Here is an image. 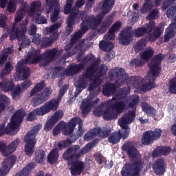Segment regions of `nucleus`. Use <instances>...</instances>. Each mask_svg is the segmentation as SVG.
Listing matches in <instances>:
<instances>
[{
	"label": "nucleus",
	"mask_w": 176,
	"mask_h": 176,
	"mask_svg": "<svg viewBox=\"0 0 176 176\" xmlns=\"http://www.w3.org/2000/svg\"><path fill=\"white\" fill-rule=\"evenodd\" d=\"M109 77L112 80H114L115 84L107 82L103 86L102 94L107 97L115 94L116 87L123 86V85L127 83V80H129V74L124 72V69L120 67L109 70Z\"/></svg>",
	"instance_id": "1"
},
{
	"label": "nucleus",
	"mask_w": 176,
	"mask_h": 176,
	"mask_svg": "<svg viewBox=\"0 0 176 176\" xmlns=\"http://www.w3.org/2000/svg\"><path fill=\"white\" fill-rule=\"evenodd\" d=\"M163 60H164V55L163 54H158L151 59V63L148 64V68L152 80H150L142 85V90L143 91L146 92L156 87L155 80H156V78L159 76V74H160V71H162V61Z\"/></svg>",
	"instance_id": "2"
},
{
	"label": "nucleus",
	"mask_w": 176,
	"mask_h": 176,
	"mask_svg": "<svg viewBox=\"0 0 176 176\" xmlns=\"http://www.w3.org/2000/svg\"><path fill=\"white\" fill-rule=\"evenodd\" d=\"M100 142V139L96 138L91 142L86 144L83 148L80 149V146L79 145H74L67 148V150L64 152L63 155V157L64 160H67V162H72V160H76L80 157V156H83V155H86V153H89L91 149L96 148L97 144Z\"/></svg>",
	"instance_id": "3"
},
{
	"label": "nucleus",
	"mask_w": 176,
	"mask_h": 176,
	"mask_svg": "<svg viewBox=\"0 0 176 176\" xmlns=\"http://www.w3.org/2000/svg\"><path fill=\"white\" fill-rule=\"evenodd\" d=\"M24 116H25V112L23 111V110H18L15 112V113L11 117V121L8 124L7 127L5 123H2L0 124V137L2 135H5V134H10L12 133V135L17 134V129H19V126L23 122V119H24Z\"/></svg>",
	"instance_id": "4"
},
{
	"label": "nucleus",
	"mask_w": 176,
	"mask_h": 176,
	"mask_svg": "<svg viewBox=\"0 0 176 176\" xmlns=\"http://www.w3.org/2000/svg\"><path fill=\"white\" fill-rule=\"evenodd\" d=\"M114 5L115 0H104L102 6V11L96 16L91 15L87 18L86 22L89 25V28L94 30H97L100 23H102L105 14L112 10Z\"/></svg>",
	"instance_id": "5"
},
{
	"label": "nucleus",
	"mask_w": 176,
	"mask_h": 176,
	"mask_svg": "<svg viewBox=\"0 0 176 176\" xmlns=\"http://www.w3.org/2000/svg\"><path fill=\"white\" fill-rule=\"evenodd\" d=\"M145 28L142 26L135 29L133 31V27L126 26L123 30L121 31L119 36V42L121 45L129 46L133 42V36L134 38H141L145 36Z\"/></svg>",
	"instance_id": "6"
},
{
	"label": "nucleus",
	"mask_w": 176,
	"mask_h": 176,
	"mask_svg": "<svg viewBox=\"0 0 176 176\" xmlns=\"http://www.w3.org/2000/svg\"><path fill=\"white\" fill-rule=\"evenodd\" d=\"M41 125H36L30 130L24 137L23 141L25 144V153L27 156L31 157L34 155L35 151V144H36V135L41 130Z\"/></svg>",
	"instance_id": "7"
},
{
	"label": "nucleus",
	"mask_w": 176,
	"mask_h": 176,
	"mask_svg": "<svg viewBox=\"0 0 176 176\" xmlns=\"http://www.w3.org/2000/svg\"><path fill=\"white\" fill-rule=\"evenodd\" d=\"M122 151L126 152L129 160L131 162L133 166L139 170L142 166H144V162H142V157L141 153L134 146L131 145L130 142H126L122 146Z\"/></svg>",
	"instance_id": "8"
},
{
	"label": "nucleus",
	"mask_w": 176,
	"mask_h": 176,
	"mask_svg": "<svg viewBox=\"0 0 176 176\" xmlns=\"http://www.w3.org/2000/svg\"><path fill=\"white\" fill-rule=\"evenodd\" d=\"M161 35L162 30H160V28L155 27V28L153 29V32L148 34L147 38L144 37L137 41L134 46L135 53L142 52L144 47L148 44V42H155V41H157L158 38H160Z\"/></svg>",
	"instance_id": "9"
},
{
	"label": "nucleus",
	"mask_w": 176,
	"mask_h": 176,
	"mask_svg": "<svg viewBox=\"0 0 176 176\" xmlns=\"http://www.w3.org/2000/svg\"><path fill=\"white\" fill-rule=\"evenodd\" d=\"M98 65H100V60H96L87 68L85 73L81 75L78 79V87H84L86 86V85H87L90 78H91V76H93V75L97 72Z\"/></svg>",
	"instance_id": "10"
},
{
	"label": "nucleus",
	"mask_w": 176,
	"mask_h": 176,
	"mask_svg": "<svg viewBox=\"0 0 176 176\" xmlns=\"http://www.w3.org/2000/svg\"><path fill=\"white\" fill-rule=\"evenodd\" d=\"M163 134L162 129L156 128L153 131H147L143 133L142 142L143 145H151L154 141H157Z\"/></svg>",
	"instance_id": "11"
},
{
	"label": "nucleus",
	"mask_w": 176,
	"mask_h": 176,
	"mask_svg": "<svg viewBox=\"0 0 176 176\" xmlns=\"http://www.w3.org/2000/svg\"><path fill=\"white\" fill-rule=\"evenodd\" d=\"M47 13L53 12L50 16L52 23H56L60 19V3L58 0H46Z\"/></svg>",
	"instance_id": "12"
},
{
	"label": "nucleus",
	"mask_w": 176,
	"mask_h": 176,
	"mask_svg": "<svg viewBox=\"0 0 176 176\" xmlns=\"http://www.w3.org/2000/svg\"><path fill=\"white\" fill-rule=\"evenodd\" d=\"M27 24H28V21H26L25 23H20L16 28V25L13 24L11 28L10 41L17 39L20 42L23 39L24 34L27 32Z\"/></svg>",
	"instance_id": "13"
},
{
	"label": "nucleus",
	"mask_w": 176,
	"mask_h": 176,
	"mask_svg": "<svg viewBox=\"0 0 176 176\" xmlns=\"http://www.w3.org/2000/svg\"><path fill=\"white\" fill-rule=\"evenodd\" d=\"M50 94H52L50 88H45L43 91L40 92L36 96H34L31 100V105H32V107H39V105H42L43 102H46V101L49 100Z\"/></svg>",
	"instance_id": "14"
},
{
	"label": "nucleus",
	"mask_w": 176,
	"mask_h": 176,
	"mask_svg": "<svg viewBox=\"0 0 176 176\" xmlns=\"http://www.w3.org/2000/svg\"><path fill=\"white\" fill-rule=\"evenodd\" d=\"M108 104L109 108L119 116L120 113H123V111L126 109L127 100L126 99L117 100L116 98H113L111 100H108Z\"/></svg>",
	"instance_id": "15"
},
{
	"label": "nucleus",
	"mask_w": 176,
	"mask_h": 176,
	"mask_svg": "<svg viewBox=\"0 0 176 176\" xmlns=\"http://www.w3.org/2000/svg\"><path fill=\"white\" fill-rule=\"evenodd\" d=\"M94 97H96V95L90 94L88 96V100L82 102L80 106L82 116H86L90 112V111H91V108L100 102L99 98H96L94 101H90V100H94Z\"/></svg>",
	"instance_id": "16"
},
{
	"label": "nucleus",
	"mask_w": 176,
	"mask_h": 176,
	"mask_svg": "<svg viewBox=\"0 0 176 176\" xmlns=\"http://www.w3.org/2000/svg\"><path fill=\"white\" fill-rule=\"evenodd\" d=\"M16 155H12L3 162L1 169H0V176H6L16 163Z\"/></svg>",
	"instance_id": "17"
},
{
	"label": "nucleus",
	"mask_w": 176,
	"mask_h": 176,
	"mask_svg": "<svg viewBox=\"0 0 176 176\" xmlns=\"http://www.w3.org/2000/svg\"><path fill=\"white\" fill-rule=\"evenodd\" d=\"M144 166L142 165L140 168L136 169L134 166V164L131 162V166L129 165L125 164L122 170V176H140V173L142 171Z\"/></svg>",
	"instance_id": "18"
},
{
	"label": "nucleus",
	"mask_w": 176,
	"mask_h": 176,
	"mask_svg": "<svg viewBox=\"0 0 176 176\" xmlns=\"http://www.w3.org/2000/svg\"><path fill=\"white\" fill-rule=\"evenodd\" d=\"M60 104V101L57 99H52L48 102H46L43 106L40 107L43 115H46L49 113L51 111L55 112L57 111V108H58V105Z\"/></svg>",
	"instance_id": "19"
},
{
	"label": "nucleus",
	"mask_w": 176,
	"mask_h": 176,
	"mask_svg": "<svg viewBox=\"0 0 176 176\" xmlns=\"http://www.w3.org/2000/svg\"><path fill=\"white\" fill-rule=\"evenodd\" d=\"M63 116L64 113H63V111L55 112L45 124L44 129L45 131H50V130L54 127V125L57 122H58V120H61Z\"/></svg>",
	"instance_id": "20"
},
{
	"label": "nucleus",
	"mask_w": 176,
	"mask_h": 176,
	"mask_svg": "<svg viewBox=\"0 0 176 176\" xmlns=\"http://www.w3.org/2000/svg\"><path fill=\"white\" fill-rule=\"evenodd\" d=\"M152 168L156 175H164V173H166V163H164V159H157L153 164Z\"/></svg>",
	"instance_id": "21"
},
{
	"label": "nucleus",
	"mask_w": 176,
	"mask_h": 176,
	"mask_svg": "<svg viewBox=\"0 0 176 176\" xmlns=\"http://www.w3.org/2000/svg\"><path fill=\"white\" fill-rule=\"evenodd\" d=\"M135 112H137L135 109H133V110H129L126 113H124L118 120L120 124H131V122H134V119H135Z\"/></svg>",
	"instance_id": "22"
},
{
	"label": "nucleus",
	"mask_w": 176,
	"mask_h": 176,
	"mask_svg": "<svg viewBox=\"0 0 176 176\" xmlns=\"http://www.w3.org/2000/svg\"><path fill=\"white\" fill-rule=\"evenodd\" d=\"M77 120V119L74 118H72L67 124L62 122V132L63 135H71V134L74 133L75 127H76Z\"/></svg>",
	"instance_id": "23"
},
{
	"label": "nucleus",
	"mask_w": 176,
	"mask_h": 176,
	"mask_svg": "<svg viewBox=\"0 0 176 176\" xmlns=\"http://www.w3.org/2000/svg\"><path fill=\"white\" fill-rule=\"evenodd\" d=\"M16 71L17 74H21V80H25L31 76V69L28 66H24L23 62H19L16 65Z\"/></svg>",
	"instance_id": "24"
},
{
	"label": "nucleus",
	"mask_w": 176,
	"mask_h": 176,
	"mask_svg": "<svg viewBox=\"0 0 176 176\" xmlns=\"http://www.w3.org/2000/svg\"><path fill=\"white\" fill-rule=\"evenodd\" d=\"M70 173L73 176H79L85 170V163L80 161H74L70 166Z\"/></svg>",
	"instance_id": "25"
},
{
	"label": "nucleus",
	"mask_w": 176,
	"mask_h": 176,
	"mask_svg": "<svg viewBox=\"0 0 176 176\" xmlns=\"http://www.w3.org/2000/svg\"><path fill=\"white\" fill-rule=\"evenodd\" d=\"M41 52L39 50H34L32 53L28 54V56L25 58L26 64H38L41 60L43 59V55H39Z\"/></svg>",
	"instance_id": "26"
},
{
	"label": "nucleus",
	"mask_w": 176,
	"mask_h": 176,
	"mask_svg": "<svg viewBox=\"0 0 176 176\" xmlns=\"http://www.w3.org/2000/svg\"><path fill=\"white\" fill-rule=\"evenodd\" d=\"M171 153L170 146H157L151 153L152 157H159L160 156H168Z\"/></svg>",
	"instance_id": "27"
},
{
	"label": "nucleus",
	"mask_w": 176,
	"mask_h": 176,
	"mask_svg": "<svg viewBox=\"0 0 176 176\" xmlns=\"http://www.w3.org/2000/svg\"><path fill=\"white\" fill-rule=\"evenodd\" d=\"M63 50L62 49L57 50L56 48H53L46 51L43 56L45 60H48V62L54 61V60H56L57 56H61L63 54Z\"/></svg>",
	"instance_id": "28"
},
{
	"label": "nucleus",
	"mask_w": 176,
	"mask_h": 176,
	"mask_svg": "<svg viewBox=\"0 0 176 176\" xmlns=\"http://www.w3.org/2000/svg\"><path fill=\"white\" fill-rule=\"evenodd\" d=\"M85 66L82 63L79 64H70L69 67L65 70V74L67 76H73V75H76L79 74L80 71L84 69Z\"/></svg>",
	"instance_id": "29"
},
{
	"label": "nucleus",
	"mask_w": 176,
	"mask_h": 176,
	"mask_svg": "<svg viewBox=\"0 0 176 176\" xmlns=\"http://www.w3.org/2000/svg\"><path fill=\"white\" fill-rule=\"evenodd\" d=\"M113 16H115V14L111 13L104 20L100 28L98 29L100 34H104L107 32L108 28L112 25V23H113Z\"/></svg>",
	"instance_id": "30"
},
{
	"label": "nucleus",
	"mask_w": 176,
	"mask_h": 176,
	"mask_svg": "<svg viewBox=\"0 0 176 176\" xmlns=\"http://www.w3.org/2000/svg\"><path fill=\"white\" fill-rule=\"evenodd\" d=\"M72 3H74V0H66V4L64 7L65 14H71L73 16V20H75L76 16H78V9L72 8Z\"/></svg>",
	"instance_id": "31"
},
{
	"label": "nucleus",
	"mask_w": 176,
	"mask_h": 176,
	"mask_svg": "<svg viewBox=\"0 0 176 176\" xmlns=\"http://www.w3.org/2000/svg\"><path fill=\"white\" fill-rule=\"evenodd\" d=\"M82 36H83V34H82V31H78L74 35H72L70 43H67L65 46V50L66 51L71 50L72 47L73 48L75 47H74L75 43H76V42H78L79 39H80V38H82Z\"/></svg>",
	"instance_id": "32"
},
{
	"label": "nucleus",
	"mask_w": 176,
	"mask_h": 176,
	"mask_svg": "<svg viewBox=\"0 0 176 176\" xmlns=\"http://www.w3.org/2000/svg\"><path fill=\"white\" fill-rule=\"evenodd\" d=\"M35 166H36L35 162H30L14 176H29L31 171L35 168Z\"/></svg>",
	"instance_id": "33"
},
{
	"label": "nucleus",
	"mask_w": 176,
	"mask_h": 176,
	"mask_svg": "<svg viewBox=\"0 0 176 176\" xmlns=\"http://www.w3.org/2000/svg\"><path fill=\"white\" fill-rule=\"evenodd\" d=\"M96 130H98L97 132L98 136L100 138H108L112 133V130H111V127L108 125H105L102 128L96 127Z\"/></svg>",
	"instance_id": "34"
},
{
	"label": "nucleus",
	"mask_w": 176,
	"mask_h": 176,
	"mask_svg": "<svg viewBox=\"0 0 176 176\" xmlns=\"http://www.w3.org/2000/svg\"><path fill=\"white\" fill-rule=\"evenodd\" d=\"M103 119L107 121L113 120L118 118V114L110 108H107L102 113Z\"/></svg>",
	"instance_id": "35"
},
{
	"label": "nucleus",
	"mask_w": 176,
	"mask_h": 176,
	"mask_svg": "<svg viewBox=\"0 0 176 176\" xmlns=\"http://www.w3.org/2000/svg\"><path fill=\"white\" fill-rule=\"evenodd\" d=\"M120 140H122V132L120 131H116L110 133L107 141L109 144H112V145H116Z\"/></svg>",
	"instance_id": "36"
},
{
	"label": "nucleus",
	"mask_w": 176,
	"mask_h": 176,
	"mask_svg": "<svg viewBox=\"0 0 176 176\" xmlns=\"http://www.w3.org/2000/svg\"><path fill=\"white\" fill-rule=\"evenodd\" d=\"M140 107L142 108V111L148 116H155V115H156V109L149 105L147 102H142Z\"/></svg>",
	"instance_id": "37"
},
{
	"label": "nucleus",
	"mask_w": 176,
	"mask_h": 176,
	"mask_svg": "<svg viewBox=\"0 0 176 176\" xmlns=\"http://www.w3.org/2000/svg\"><path fill=\"white\" fill-rule=\"evenodd\" d=\"M59 157L58 149L53 148L47 155V162L50 164H54L58 162Z\"/></svg>",
	"instance_id": "38"
},
{
	"label": "nucleus",
	"mask_w": 176,
	"mask_h": 176,
	"mask_svg": "<svg viewBox=\"0 0 176 176\" xmlns=\"http://www.w3.org/2000/svg\"><path fill=\"white\" fill-rule=\"evenodd\" d=\"M1 83V90L5 91V93H9V91H13L14 89V82L10 80H5Z\"/></svg>",
	"instance_id": "39"
},
{
	"label": "nucleus",
	"mask_w": 176,
	"mask_h": 176,
	"mask_svg": "<svg viewBox=\"0 0 176 176\" xmlns=\"http://www.w3.org/2000/svg\"><path fill=\"white\" fill-rule=\"evenodd\" d=\"M122 27L121 21H116L109 30V39H115V33L118 32Z\"/></svg>",
	"instance_id": "40"
},
{
	"label": "nucleus",
	"mask_w": 176,
	"mask_h": 176,
	"mask_svg": "<svg viewBox=\"0 0 176 176\" xmlns=\"http://www.w3.org/2000/svg\"><path fill=\"white\" fill-rule=\"evenodd\" d=\"M82 45L80 44H76L75 47H72V49H70L69 50H65L67 52L65 54L63 55V60H67V58H69V57H72V56H75L76 53H78V51L81 49Z\"/></svg>",
	"instance_id": "41"
},
{
	"label": "nucleus",
	"mask_w": 176,
	"mask_h": 176,
	"mask_svg": "<svg viewBox=\"0 0 176 176\" xmlns=\"http://www.w3.org/2000/svg\"><path fill=\"white\" fill-rule=\"evenodd\" d=\"M36 116H43V113H42V110H41V107L34 109L31 111L27 116L28 122H34L35 119H36Z\"/></svg>",
	"instance_id": "42"
},
{
	"label": "nucleus",
	"mask_w": 176,
	"mask_h": 176,
	"mask_svg": "<svg viewBox=\"0 0 176 176\" xmlns=\"http://www.w3.org/2000/svg\"><path fill=\"white\" fill-rule=\"evenodd\" d=\"M74 16L71 14L70 16H68L67 20V28L65 30V34L67 36H69V35H71L72 34V31H74V24H75V19H74Z\"/></svg>",
	"instance_id": "43"
},
{
	"label": "nucleus",
	"mask_w": 176,
	"mask_h": 176,
	"mask_svg": "<svg viewBox=\"0 0 176 176\" xmlns=\"http://www.w3.org/2000/svg\"><path fill=\"white\" fill-rule=\"evenodd\" d=\"M115 44L111 41H101L99 43V47L102 52H109L113 49Z\"/></svg>",
	"instance_id": "44"
},
{
	"label": "nucleus",
	"mask_w": 176,
	"mask_h": 176,
	"mask_svg": "<svg viewBox=\"0 0 176 176\" xmlns=\"http://www.w3.org/2000/svg\"><path fill=\"white\" fill-rule=\"evenodd\" d=\"M45 85L44 81H41L40 82L36 84L30 91V97H34L36 93L42 91V90L45 89Z\"/></svg>",
	"instance_id": "45"
},
{
	"label": "nucleus",
	"mask_w": 176,
	"mask_h": 176,
	"mask_svg": "<svg viewBox=\"0 0 176 176\" xmlns=\"http://www.w3.org/2000/svg\"><path fill=\"white\" fill-rule=\"evenodd\" d=\"M13 71V66L10 62H7L5 65L4 69L1 71L0 78L1 79H3L5 78V75H9Z\"/></svg>",
	"instance_id": "46"
},
{
	"label": "nucleus",
	"mask_w": 176,
	"mask_h": 176,
	"mask_svg": "<svg viewBox=\"0 0 176 176\" xmlns=\"http://www.w3.org/2000/svg\"><path fill=\"white\" fill-rule=\"evenodd\" d=\"M74 119H76L77 121L76 122V124L78 125V129L76 132L78 138H80V137H82L85 134V128H83V121L80 118L76 117Z\"/></svg>",
	"instance_id": "47"
},
{
	"label": "nucleus",
	"mask_w": 176,
	"mask_h": 176,
	"mask_svg": "<svg viewBox=\"0 0 176 176\" xmlns=\"http://www.w3.org/2000/svg\"><path fill=\"white\" fill-rule=\"evenodd\" d=\"M57 34H54L52 38H51L50 37H43V41L41 42V47L45 49L47 46H50V45H52L53 42L57 41Z\"/></svg>",
	"instance_id": "48"
},
{
	"label": "nucleus",
	"mask_w": 176,
	"mask_h": 176,
	"mask_svg": "<svg viewBox=\"0 0 176 176\" xmlns=\"http://www.w3.org/2000/svg\"><path fill=\"white\" fill-rule=\"evenodd\" d=\"M10 104V99L5 95H1L0 96V112L5 111L6 105Z\"/></svg>",
	"instance_id": "49"
},
{
	"label": "nucleus",
	"mask_w": 176,
	"mask_h": 176,
	"mask_svg": "<svg viewBox=\"0 0 176 176\" xmlns=\"http://www.w3.org/2000/svg\"><path fill=\"white\" fill-rule=\"evenodd\" d=\"M98 130L97 128H94L93 129L89 130L85 135L84 140L85 141H91L92 138L94 137H98L97 133H98Z\"/></svg>",
	"instance_id": "50"
},
{
	"label": "nucleus",
	"mask_w": 176,
	"mask_h": 176,
	"mask_svg": "<svg viewBox=\"0 0 176 176\" xmlns=\"http://www.w3.org/2000/svg\"><path fill=\"white\" fill-rule=\"evenodd\" d=\"M19 144H20L19 139H15L13 142H12L7 147L8 155H12L16 149H17V146H19Z\"/></svg>",
	"instance_id": "51"
},
{
	"label": "nucleus",
	"mask_w": 176,
	"mask_h": 176,
	"mask_svg": "<svg viewBox=\"0 0 176 176\" xmlns=\"http://www.w3.org/2000/svg\"><path fill=\"white\" fill-rule=\"evenodd\" d=\"M70 145L71 140L67 138L66 140L58 142L56 144V149H58V151H63V149L68 148Z\"/></svg>",
	"instance_id": "52"
},
{
	"label": "nucleus",
	"mask_w": 176,
	"mask_h": 176,
	"mask_svg": "<svg viewBox=\"0 0 176 176\" xmlns=\"http://www.w3.org/2000/svg\"><path fill=\"white\" fill-rule=\"evenodd\" d=\"M138 102H140V96H138V95H133L131 97V100L129 104V108H131L132 110L135 109V111H137L136 105L138 104Z\"/></svg>",
	"instance_id": "53"
},
{
	"label": "nucleus",
	"mask_w": 176,
	"mask_h": 176,
	"mask_svg": "<svg viewBox=\"0 0 176 176\" xmlns=\"http://www.w3.org/2000/svg\"><path fill=\"white\" fill-rule=\"evenodd\" d=\"M143 27L146 34H151L156 27V22H155V21H149V22L146 23Z\"/></svg>",
	"instance_id": "54"
},
{
	"label": "nucleus",
	"mask_w": 176,
	"mask_h": 176,
	"mask_svg": "<svg viewBox=\"0 0 176 176\" xmlns=\"http://www.w3.org/2000/svg\"><path fill=\"white\" fill-rule=\"evenodd\" d=\"M45 156H46V153H45V151L40 150L38 152V155H36L35 157L36 163H38V164H42L43 162H45Z\"/></svg>",
	"instance_id": "55"
},
{
	"label": "nucleus",
	"mask_w": 176,
	"mask_h": 176,
	"mask_svg": "<svg viewBox=\"0 0 176 176\" xmlns=\"http://www.w3.org/2000/svg\"><path fill=\"white\" fill-rule=\"evenodd\" d=\"M146 19V20H149V21H153V20H157V19H159V10H153L148 13Z\"/></svg>",
	"instance_id": "56"
},
{
	"label": "nucleus",
	"mask_w": 176,
	"mask_h": 176,
	"mask_svg": "<svg viewBox=\"0 0 176 176\" xmlns=\"http://www.w3.org/2000/svg\"><path fill=\"white\" fill-rule=\"evenodd\" d=\"M153 53H155V51L152 48L145 50L142 52V60H150L153 56Z\"/></svg>",
	"instance_id": "57"
},
{
	"label": "nucleus",
	"mask_w": 176,
	"mask_h": 176,
	"mask_svg": "<svg viewBox=\"0 0 176 176\" xmlns=\"http://www.w3.org/2000/svg\"><path fill=\"white\" fill-rule=\"evenodd\" d=\"M34 22L36 24H47V19L45 16H42L41 14H37V15L34 18Z\"/></svg>",
	"instance_id": "58"
},
{
	"label": "nucleus",
	"mask_w": 176,
	"mask_h": 176,
	"mask_svg": "<svg viewBox=\"0 0 176 176\" xmlns=\"http://www.w3.org/2000/svg\"><path fill=\"white\" fill-rule=\"evenodd\" d=\"M17 8L16 0H10L7 5V10L9 13H14Z\"/></svg>",
	"instance_id": "59"
},
{
	"label": "nucleus",
	"mask_w": 176,
	"mask_h": 176,
	"mask_svg": "<svg viewBox=\"0 0 176 176\" xmlns=\"http://www.w3.org/2000/svg\"><path fill=\"white\" fill-rule=\"evenodd\" d=\"M64 67L63 66H56L54 67L53 75L54 78H61L64 76V72H63Z\"/></svg>",
	"instance_id": "60"
},
{
	"label": "nucleus",
	"mask_w": 176,
	"mask_h": 176,
	"mask_svg": "<svg viewBox=\"0 0 176 176\" xmlns=\"http://www.w3.org/2000/svg\"><path fill=\"white\" fill-rule=\"evenodd\" d=\"M151 10H152V3L151 1H146V0H145L143 6L141 8L142 14H146V13L151 12Z\"/></svg>",
	"instance_id": "61"
},
{
	"label": "nucleus",
	"mask_w": 176,
	"mask_h": 176,
	"mask_svg": "<svg viewBox=\"0 0 176 176\" xmlns=\"http://www.w3.org/2000/svg\"><path fill=\"white\" fill-rule=\"evenodd\" d=\"M168 90L171 94H176V78L173 77L168 81Z\"/></svg>",
	"instance_id": "62"
},
{
	"label": "nucleus",
	"mask_w": 176,
	"mask_h": 176,
	"mask_svg": "<svg viewBox=\"0 0 176 176\" xmlns=\"http://www.w3.org/2000/svg\"><path fill=\"white\" fill-rule=\"evenodd\" d=\"M167 17L170 19H176V6H172L166 12Z\"/></svg>",
	"instance_id": "63"
},
{
	"label": "nucleus",
	"mask_w": 176,
	"mask_h": 176,
	"mask_svg": "<svg viewBox=\"0 0 176 176\" xmlns=\"http://www.w3.org/2000/svg\"><path fill=\"white\" fill-rule=\"evenodd\" d=\"M142 82V78H141L140 76H135L131 78V82L133 86H140Z\"/></svg>",
	"instance_id": "64"
}]
</instances>
